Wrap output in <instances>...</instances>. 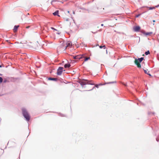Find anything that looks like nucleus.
<instances>
[{
    "label": "nucleus",
    "mask_w": 159,
    "mask_h": 159,
    "mask_svg": "<svg viewBox=\"0 0 159 159\" xmlns=\"http://www.w3.org/2000/svg\"><path fill=\"white\" fill-rule=\"evenodd\" d=\"M72 44L71 42L68 41L66 43V46L65 47H62L63 49H66L67 48H69L71 47Z\"/></svg>",
    "instance_id": "obj_4"
},
{
    "label": "nucleus",
    "mask_w": 159,
    "mask_h": 159,
    "mask_svg": "<svg viewBox=\"0 0 159 159\" xmlns=\"http://www.w3.org/2000/svg\"><path fill=\"white\" fill-rule=\"evenodd\" d=\"M53 1H52V2H51V4H52V2Z\"/></svg>",
    "instance_id": "obj_29"
},
{
    "label": "nucleus",
    "mask_w": 159,
    "mask_h": 159,
    "mask_svg": "<svg viewBox=\"0 0 159 159\" xmlns=\"http://www.w3.org/2000/svg\"><path fill=\"white\" fill-rule=\"evenodd\" d=\"M143 57H141L138 59H136L134 61V63L137 65V67L139 68L141 67L140 63L143 60Z\"/></svg>",
    "instance_id": "obj_2"
},
{
    "label": "nucleus",
    "mask_w": 159,
    "mask_h": 159,
    "mask_svg": "<svg viewBox=\"0 0 159 159\" xmlns=\"http://www.w3.org/2000/svg\"><path fill=\"white\" fill-rule=\"evenodd\" d=\"M99 47L100 48H103L104 49H105L106 48V47L105 45H103V46H99Z\"/></svg>",
    "instance_id": "obj_14"
},
{
    "label": "nucleus",
    "mask_w": 159,
    "mask_h": 159,
    "mask_svg": "<svg viewBox=\"0 0 159 159\" xmlns=\"http://www.w3.org/2000/svg\"><path fill=\"white\" fill-rule=\"evenodd\" d=\"M2 81H3V79H2V78L0 77V83H2Z\"/></svg>",
    "instance_id": "obj_17"
},
{
    "label": "nucleus",
    "mask_w": 159,
    "mask_h": 159,
    "mask_svg": "<svg viewBox=\"0 0 159 159\" xmlns=\"http://www.w3.org/2000/svg\"><path fill=\"white\" fill-rule=\"evenodd\" d=\"M148 75H149V76H151V75L149 73H148V74H147Z\"/></svg>",
    "instance_id": "obj_23"
},
{
    "label": "nucleus",
    "mask_w": 159,
    "mask_h": 159,
    "mask_svg": "<svg viewBox=\"0 0 159 159\" xmlns=\"http://www.w3.org/2000/svg\"><path fill=\"white\" fill-rule=\"evenodd\" d=\"M95 87H94L93 88L91 89H90V90H92V89H93Z\"/></svg>",
    "instance_id": "obj_22"
},
{
    "label": "nucleus",
    "mask_w": 159,
    "mask_h": 159,
    "mask_svg": "<svg viewBox=\"0 0 159 159\" xmlns=\"http://www.w3.org/2000/svg\"><path fill=\"white\" fill-rule=\"evenodd\" d=\"M68 12L69 13V11H68Z\"/></svg>",
    "instance_id": "obj_30"
},
{
    "label": "nucleus",
    "mask_w": 159,
    "mask_h": 159,
    "mask_svg": "<svg viewBox=\"0 0 159 159\" xmlns=\"http://www.w3.org/2000/svg\"><path fill=\"white\" fill-rule=\"evenodd\" d=\"M84 55L83 56V58H84V61H87L88 60L90 59V57H84Z\"/></svg>",
    "instance_id": "obj_9"
},
{
    "label": "nucleus",
    "mask_w": 159,
    "mask_h": 159,
    "mask_svg": "<svg viewBox=\"0 0 159 159\" xmlns=\"http://www.w3.org/2000/svg\"><path fill=\"white\" fill-rule=\"evenodd\" d=\"M22 112L23 116L28 121L30 119V116L27 111L25 109H22Z\"/></svg>",
    "instance_id": "obj_3"
},
{
    "label": "nucleus",
    "mask_w": 159,
    "mask_h": 159,
    "mask_svg": "<svg viewBox=\"0 0 159 159\" xmlns=\"http://www.w3.org/2000/svg\"><path fill=\"white\" fill-rule=\"evenodd\" d=\"M153 22H155V20H153Z\"/></svg>",
    "instance_id": "obj_28"
},
{
    "label": "nucleus",
    "mask_w": 159,
    "mask_h": 159,
    "mask_svg": "<svg viewBox=\"0 0 159 159\" xmlns=\"http://www.w3.org/2000/svg\"><path fill=\"white\" fill-rule=\"evenodd\" d=\"M19 26V25H15V26L14 29H13V31H14V32H17V30H18V28Z\"/></svg>",
    "instance_id": "obj_8"
},
{
    "label": "nucleus",
    "mask_w": 159,
    "mask_h": 159,
    "mask_svg": "<svg viewBox=\"0 0 159 159\" xmlns=\"http://www.w3.org/2000/svg\"><path fill=\"white\" fill-rule=\"evenodd\" d=\"M152 32H147V33H144V34L146 35H150L152 34Z\"/></svg>",
    "instance_id": "obj_12"
},
{
    "label": "nucleus",
    "mask_w": 159,
    "mask_h": 159,
    "mask_svg": "<svg viewBox=\"0 0 159 159\" xmlns=\"http://www.w3.org/2000/svg\"><path fill=\"white\" fill-rule=\"evenodd\" d=\"M159 7V5L156 6V7Z\"/></svg>",
    "instance_id": "obj_25"
},
{
    "label": "nucleus",
    "mask_w": 159,
    "mask_h": 159,
    "mask_svg": "<svg viewBox=\"0 0 159 159\" xmlns=\"http://www.w3.org/2000/svg\"><path fill=\"white\" fill-rule=\"evenodd\" d=\"M140 29V27L139 26H136L133 27V30L135 32H138Z\"/></svg>",
    "instance_id": "obj_6"
},
{
    "label": "nucleus",
    "mask_w": 159,
    "mask_h": 159,
    "mask_svg": "<svg viewBox=\"0 0 159 159\" xmlns=\"http://www.w3.org/2000/svg\"><path fill=\"white\" fill-rule=\"evenodd\" d=\"M149 10H152V9H154L155 8V7H149Z\"/></svg>",
    "instance_id": "obj_18"
},
{
    "label": "nucleus",
    "mask_w": 159,
    "mask_h": 159,
    "mask_svg": "<svg viewBox=\"0 0 159 159\" xmlns=\"http://www.w3.org/2000/svg\"><path fill=\"white\" fill-rule=\"evenodd\" d=\"M150 52L149 51H148L147 52H145V54L146 55H148V54H150Z\"/></svg>",
    "instance_id": "obj_15"
},
{
    "label": "nucleus",
    "mask_w": 159,
    "mask_h": 159,
    "mask_svg": "<svg viewBox=\"0 0 159 159\" xmlns=\"http://www.w3.org/2000/svg\"><path fill=\"white\" fill-rule=\"evenodd\" d=\"M63 68V67H59L57 70V74L58 75H60L62 74Z\"/></svg>",
    "instance_id": "obj_5"
},
{
    "label": "nucleus",
    "mask_w": 159,
    "mask_h": 159,
    "mask_svg": "<svg viewBox=\"0 0 159 159\" xmlns=\"http://www.w3.org/2000/svg\"><path fill=\"white\" fill-rule=\"evenodd\" d=\"M80 84L82 85H84L86 84H89L92 85H95V87L98 88L99 86L98 84H95L92 80H87L83 79L80 82Z\"/></svg>",
    "instance_id": "obj_1"
},
{
    "label": "nucleus",
    "mask_w": 159,
    "mask_h": 159,
    "mask_svg": "<svg viewBox=\"0 0 159 159\" xmlns=\"http://www.w3.org/2000/svg\"><path fill=\"white\" fill-rule=\"evenodd\" d=\"M101 25L102 26H103V24H102Z\"/></svg>",
    "instance_id": "obj_26"
},
{
    "label": "nucleus",
    "mask_w": 159,
    "mask_h": 159,
    "mask_svg": "<svg viewBox=\"0 0 159 159\" xmlns=\"http://www.w3.org/2000/svg\"><path fill=\"white\" fill-rule=\"evenodd\" d=\"M51 29H53V30H56L55 29H54V28H53V27H51Z\"/></svg>",
    "instance_id": "obj_21"
},
{
    "label": "nucleus",
    "mask_w": 159,
    "mask_h": 159,
    "mask_svg": "<svg viewBox=\"0 0 159 159\" xmlns=\"http://www.w3.org/2000/svg\"><path fill=\"white\" fill-rule=\"evenodd\" d=\"M58 12H59V11H55V12H54V13H53V15H54V16H60L59 15H58Z\"/></svg>",
    "instance_id": "obj_11"
},
{
    "label": "nucleus",
    "mask_w": 159,
    "mask_h": 159,
    "mask_svg": "<svg viewBox=\"0 0 159 159\" xmlns=\"http://www.w3.org/2000/svg\"><path fill=\"white\" fill-rule=\"evenodd\" d=\"M141 15V14H139L137 15L136 16V17H139L140 15Z\"/></svg>",
    "instance_id": "obj_20"
},
{
    "label": "nucleus",
    "mask_w": 159,
    "mask_h": 159,
    "mask_svg": "<svg viewBox=\"0 0 159 159\" xmlns=\"http://www.w3.org/2000/svg\"><path fill=\"white\" fill-rule=\"evenodd\" d=\"M84 55V54L81 55V56H74L73 58L75 59H80L83 58V56Z\"/></svg>",
    "instance_id": "obj_7"
},
{
    "label": "nucleus",
    "mask_w": 159,
    "mask_h": 159,
    "mask_svg": "<svg viewBox=\"0 0 159 159\" xmlns=\"http://www.w3.org/2000/svg\"><path fill=\"white\" fill-rule=\"evenodd\" d=\"M30 27V26H27L26 27V28H29Z\"/></svg>",
    "instance_id": "obj_24"
},
{
    "label": "nucleus",
    "mask_w": 159,
    "mask_h": 159,
    "mask_svg": "<svg viewBox=\"0 0 159 159\" xmlns=\"http://www.w3.org/2000/svg\"><path fill=\"white\" fill-rule=\"evenodd\" d=\"M70 64H66L64 65V67L65 68H69V67H70Z\"/></svg>",
    "instance_id": "obj_10"
},
{
    "label": "nucleus",
    "mask_w": 159,
    "mask_h": 159,
    "mask_svg": "<svg viewBox=\"0 0 159 159\" xmlns=\"http://www.w3.org/2000/svg\"><path fill=\"white\" fill-rule=\"evenodd\" d=\"M114 83V82H110L109 83Z\"/></svg>",
    "instance_id": "obj_27"
},
{
    "label": "nucleus",
    "mask_w": 159,
    "mask_h": 159,
    "mask_svg": "<svg viewBox=\"0 0 159 159\" xmlns=\"http://www.w3.org/2000/svg\"><path fill=\"white\" fill-rule=\"evenodd\" d=\"M144 71L145 73L147 74H148V73L149 72L148 71V70H144Z\"/></svg>",
    "instance_id": "obj_16"
},
{
    "label": "nucleus",
    "mask_w": 159,
    "mask_h": 159,
    "mask_svg": "<svg viewBox=\"0 0 159 159\" xmlns=\"http://www.w3.org/2000/svg\"><path fill=\"white\" fill-rule=\"evenodd\" d=\"M144 54H143V56H144Z\"/></svg>",
    "instance_id": "obj_31"
},
{
    "label": "nucleus",
    "mask_w": 159,
    "mask_h": 159,
    "mask_svg": "<svg viewBox=\"0 0 159 159\" xmlns=\"http://www.w3.org/2000/svg\"><path fill=\"white\" fill-rule=\"evenodd\" d=\"M48 80H49L56 81L57 80V78H48Z\"/></svg>",
    "instance_id": "obj_13"
},
{
    "label": "nucleus",
    "mask_w": 159,
    "mask_h": 159,
    "mask_svg": "<svg viewBox=\"0 0 159 159\" xmlns=\"http://www.w3.org/2000/svg\"><path fill=\"white\" fill-rule=\"evenodd\" d=\"M105 84H102V83H100V84H98V85H99V86H102V85H103Z\"/></svg>",
    "instance_id": "obj_19"
}]
</instances>
